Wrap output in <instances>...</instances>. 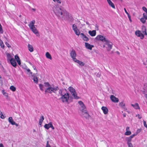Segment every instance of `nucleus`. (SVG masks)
Segmentation results:
<instances>
[{"label": "nucleus", "instance_id": "13d9d810", "mask_svg": "<svg viewBox=\"0 0 147 147\" xmlns=\"http://www.w3.org/2000/svg\"><path fill=\"white\" fill-rule=\"evenodd\" d=\"M128 18L129 19V21H130V22H131V16H130L129 15H128Z\"/></svg>", "mask_w": 147, "mask_h": 147}, {"label": "nucleus", "instance_id": "864d4df0", "mask_svg": "<svg viewBox=\"0 0 147 147\" xmlns=\"http://www.w3.org/2000/svg\"><path fill=\"white\" fill-rule=\"evenodd\" d=\"M5 45L7 46L8 47H10L11 46L8 44V43L7 42H5Z\"/></svg>", "mask_w": 147, "mask_h": 147}, {"label": "nucleus", "instance_id": "412c9836", "mask_svg": "<svg viewBox=\"0 0 147 147\" xmlns=\"http://www.w3.org/2000/svg\"><path fill=\"white\" fill-rule=\"evenodd\" d=\"M107 1L110 6H111L112 8H115V6L114 4L112 2L111 0H107Z\"/></svg>", "mask_w": 147, "mask_h": 147}, {"label": "nucleus", "instance_id": "49530a36", "mask_svg": "<svg viewBox=\"0 0 147 147\" xmlns=\"http://www.w3.org/2000/svg\"><path fill=\"white\" fill-rule=\"evenodd\" d=\"M15 59L17 61V60L20 59L19 56L18 55H16L15 56Z\"/></svg>", "mask_w": 147, "mask_h": 147}, {"label": "nucleus", "instance_id": "473e14b6", "mask_svg": "<svg viewBox=\"0 0 147 147\" xmlns=\"http://www.w3.org/2000/svg\"><path fill=\"white\" fill-rule=\"evenodd\" d=\"M10 89L13 92L15 91L16 90V88L13 86H12L10 87Z\"/></svg>", "mask_w": 147, "mask_h": 147}, {"label": "nucleus", "instance_id": "58836bf2", "mask_svg": "<svg viewBox=\"0 0 147 147\" xmlns=\"http://www.w3.org/2000/svg\"><path fill=\"white\" fill-rule=\"evenodd\" d=\"M144 30L142 31V32L143 34H144L145 35H147V33L146 32V29L145 27H144Z\"/></svg>", "mask_w": 147, "mask_h": 147}, {"label": "nucleus", "instance_id": "a19ab883", "mask_svg": "<svg viewBox=\"0 0 147 147\" xmlns=\"http://www.w3.org/2000/svg\"><path fill=\"white\" fill-rule=\"evenodd\" d=\"M63 90H62L60 89L59 90V94H60L61 96L63 95L65 93H63Z\"/></svg>", "mask_w": 147, "mask_h": 147}, {"label": "nucleus", "instance_id": "5701e85b", "mask_svg": "<svg viewBox=\"0 0 147 147\" xmlns=\"http://www.w3.org/2000/svg\"><path fill=\"white\" fill-rule=\"evenodd\" d=\"M131 105L135 109H140L139 105L138 103H136L134 105L132 104Z\"/></svg>", "mask_w": 147, "mask_h": 147}, {"label": "nucleus", "instance_id": "9d476101", "mask_svg": "<svg viewBox=\"0 0 147 147\" xmlns=\"http://www.w3.org/2000/svg\"><path fill=\"white\" fill-rule=\"evenodd\" d=\"M8 62L10 63L11 65L14 67H15L17 65L16 62L14 58H13Z\"/></svg>", "mask_w": 147, "mask_h": 147}, {"label": "nucleus", "instance_id": "de8ad7c7", "mask_svg": "<svg viewBox=\"0 0 147 147\" xmlns=\"http://www.w3.org/2000/svg\"><path fill=\"white\" fill-rule=\"evenodd\" d=\"M3 30L2 26H0V34H3Z\"/></svg>", "mask_w": 147, "mask_h": 147}, {"label": "nucleus", "instance_id": "c85d7f7f", "mask_svg": "<svg viewBox=\"0 0 147 147\" xmlns=\"http://www.w3.org/2000/svg\"><path fill=\"white\" fill-rule=\"evenodd\" d=\"M125 140L127 142V144H128L131 143L132 139L130 137H128L126 138Z\"/></svg>", "mask_w": 147, "mask_h": 147}, {"label": "nucleus", "instance_id": "4d7b16f0", "mask_svg": "<svg viewBox=\"0 0 147 147\" xmlns=\"http://www.w3.org/2000/svg\"><path fill=\"white\" fill-rule=\"evenodd\" d=\"M17 61L18 64L19 65H20L21 63L20 60L19 59V60H17Z\"/></svg>", "mask_w": 147, "mask_h": 147}, {"label": "nucleus", "instance_id": "79ce46f5", "mask_svg": "<svg viewBox=\"0 0 147 147\" xmlns=\"http://www.w3.org/2000/svg\"><path fill=\"white\" fill-rule=\"evenodd\" d=\"M73 30H75L77 29L76 26L75 24H73L72 25Z\"/></svg>", "mask_w": 147, "mask_h": 147}, {"label": "nucleus", "instance_id": "ea45409f", "mask_svg": "<svg viewBox=\"0 0 147 147\" xmlns=\"http://www.w3.org/2000/svg\"><path fill=\"white\" fill-rule=\"evenodd\" d=\"M0 117L2 119H4L5 117L2 114L1 112L0 113Z\"/></svg>", "mask_w": 147, "mask_h": 147}, {"label": "nucleus", "instance_id": "0e129e2a", "mask_svg": "<svg viewBox=\"0 0 147 147\" xmlns=\"http://www.w3.org/2000/svg\"><path fill=\"white\" fill-rule=\"evenodd\" d=\"M14 123L13 124V125H15L17 126H18V124L16 123L15 122H14Z\"/></svg>", "mask_w": 147, "mask_h": 147}, {"label": "nucleus", "instance_id": "8fccbe9b", "mask_svg": "<svg viewBox=\"0 0 147 147\" xmlns=\"http://www.w3.org/2000/svg\"><path fill=\"white\" fill-rule=\"evenodd\" d=\"M78 103L80 105V106L84 104L81 101H79L78 102Z\"/></svg>", "mask_w": 147, "mask_h": 147}, {"label": "nucleus", "instance_id": "603ef678", "mask_svg": "<svg viewBox=\"0 0 147 147\" xmlns=\"http://www.w3.org/2000/svg\"><path fill=\"white\" fill-rule=\"evenodd\" d=\"M137 135V134H133V135H131L129 137H130V138L132 139V138H133L134 136H135L136 135Z\"/></svg>", "mask_w": 147, "mask_h": 147}, {"label": "nucleus", "instance_id": "0eeeda50", "mask_svg": "<svg viewBox=\"0 0 147 147\" xmlns=\"http://www.w3.org/2000/svg\"><path fill=\"white\" fill-rule=\"evenodd\" d=\"M110 99L111 101L114 102L116 103L119 102L118 98L116 97L113 95H111L110 96Z\"/></svg>", "mask_w": 147, "mask_h": 147}, {"label": "nucleus", "instance_id": "2f4dec72", "mask_svg": "<svg viewBox=\"0 0 147 147\" xmlns=\"http://www.w3.org/2000/svg\"><path fill=\"white\" fill-rule=\"evenodd\" d=\"M74 31L76 35H79V34H80V32L79 30L78 29H76Z\"/></svg>", "mask_w": 147, "mask_h": 147}, {"label": "nucleus", "instance_id": "bf43d9fd", "mask_svg": "<svg viewBox=\"0 0 147 147\" xmlns=\"http://www.w3.org/2000/svg\"><path fill=\"white\" fill-rule=\"evenodd\" d=\"M124 11L125 12V13L127 14L128 15H129V14L128 13V12L127 11V10H126L125 8H124Z\"/></svg>", "mask_w": 147, "mask_h": 147}, {"label": "nucleus", "instance_id": "4be33fe9", "mask_svg": "<svg viewBox=\"0 0 147 147\" xmlns=\"http://www.w3.org/2000/svg\"><path fill=\"white\" fill-rule=\"evenodd\" d=\"M44 119V117L42 115H41L40 118L39 119V124L40 125H41L42 123V122Z\"/></svg>", "mask_w": 147, "mask_h": 147}, {"label": "nucleus", "instance_id": "1a4fd4ad", "mask_svg": "<svg viewBox=\"0 0 147 147\" xmlns=\"http://www.w3.org/2000/svg\"><path fill=\"white\" fill-rule=\"evenodd\" d=\"M82 38L85 41H88L89 40L88 38L84 34L81 33L80 34Z\"/></svg>", "mask_w": 147, "mask_h": 147}, {"label": "nucleus", "instance_id": "c03bdc74", "mask_svg": "<svg viewBox=\"0 0 147 147\" xmlns=\"http://www.w3.org/2000/svg\"><path fill=\"white\" fill-rule=\"evenodd\" d=\"M143 18H144L146 19H147V14L144 13L143 14Z\"/></svg>", "mask_w": 147, "mask_h": 147}, {"label": "nucleus", "instance_id": "f257e3e1", "mask_svg": "<svg viewBox=\"0 0 147 147\" xmlns=\"http://www.w3.org/2000/svg\"><path fill=\"white\" fill-rule=\"evenodd\" d=\"M95 39L105 42V46L108 51H109L112 49V43L107 39L105 38V37L102 36L101 35H98L95 38Z\"/></svg>", "mask_w": 147, "mask_h": 147}, {"label": "nucleus", "instance_id": "e2e57ef3", "mask_svg": "<svg viewBox=\"0 0 147 147\" xmlns=\"http://www.w3.org/2000/svg\"><path fill=\"white\" fill-rule=\"evenodd\" d=\"M56 1H57V3H59V4H60L61 3V0H56Z\"/></svg>", "mask_w": 147, "mask_h": 147}, {"label": "nucleus", "instance_id": "a18cd8bd", "mask_svg": "<svg viewBox=\"0 0 147 147\" xmlns=\"http://www.w3.org/2000/svg\"><path fill=\"white\" fill-rule=\"evenodd\" d=\"M144 91L147 92V85H144Z\"/></svg>", "mask_w": 147, "mask_h": 147}, {"label": "nucleus", "instance_id": "680f3d73", "mask_svg": "<svg viewBox=\"0 0 147 147\" xmlns=\"http://www.w3.org/2000/svg\"><path fill=\"white\" fill-rule=\"evenodd\" d=\"M27 71L28 72H30V74H32V72H30V70L29 69H27Z\"/></svg>", "mask_w": 147, "mask_h": 147}, {"label": "nucleus", "instance_id": "6e6d98bb", "mask_svg": "<svg viewBox=\"0 0 147 147\" xmlns=\"http://www.w3.org/2000/svg\"><path fill=\"white\" fill-rule=\"evenodd\" d=\"M142 9L145 12L147 10V9L145 7H143Z\"/></svg>", "mask_w": 147, "mask_h": 147}, {"label": "nucleus", "instance_id": "72a5a7b5", "mask_svg": "<svg viewBox=\"0 0 147 147\" xmlns=\"http://www.w3.org/2000/svg\"><path fill=\"white\" fill-rule=\"evenodd\" d=\"M44 86L47 88L51 86V85L48 82H45Z\"/></svg>", "mask_w": 147, "mask_h": 147}, {"label": "nucleus", "instance_id": "f03ea898", "mask_svg": "<svg viewBox=\"0 0 147 147\" xmlns=\"http://www.w3.org/2000/svg\"><path fill=\"white\" fill-rule=\"evenodd\" d=\"M65 11L63 8L61 7H58L57 5L55 6L53 8V11L55 13L58 19L61 20Z\"/></svg>", "mask_w": 147, "mask_h": 147}, {"label": "nucleus", "instance_id": "9b49d317", "mask_svg": "<svg viewBox=\"0 0 147 147\" xmlns=\"http://www.w3.org/2000/svg\"><path fill=\"white\" fill-rule=\"evenodd\" d=\"M85 45L86 47L90 50H91L92 48L94 47V46L93 45H91L90 44L87 42H85Z\"/></svg>", "mask_w": 147, "mask_h": 147}, {"label": "nucleus", "instance_id": "20e7f679", "mask_svg": "<svg viewBox=\"0 0 147 147\" xmlns=\"http://www.w3.org/2000/svg\"><path fill=\"white\" fill-rule=\"evenodd\" d=\"M62 20H68L69 21H72L73 20V18L70 14L66 10L64 13L63 16L61 19Z\"/></svg>", "mask_w": 147, "mask_h": 147}, {"label": "nucleus", "instance_id": "3c124183", "mask_svg": "<svg viewBox=\"0 0 147 147\" xmlns=\"http://www.w3.org/2000/svg\"><path fill=\"white\" fill-rule=\"evenodd\" d=\"M3 84V82L1 80V77L0 76V86H1Z\"/></svg>", "mask_w": 147, "mask_h": 147}, {"label": "nucleus", "instance_id": "7ed1b4c3", "mask_svg": "<svg viewBox=\"0 0 147 147\" xmlns=\"http://www.w3.org/2000/svg\"><path fill=\"white\" fill-rule=\"evenodd\" d=\"M73 99V98L71 96H70L69 93L67 92L65 93L60 98L61 99L63 102H67L69 100H71Z\"/></svg>", "mask_w": 147, "mask_h": 147}, {"label": "nucleus", "instance_id": "e433bc0d", "mask_svg": "<svg viewBox=\"0 0 147 147\" xmlns=\"http://www.w3.org/2000/svg\"><path fill=\"white\" fill-rule=\"evenodd\" d=\"M125 104H124L123 102H122L119 103V105L122 108H123L125 106Z\"/></svg>", "mask_w": 147, "mask_h": 147}, {"label": "nucleus", "instance_id": "423d86ee", "mask_svg": "<svg viewBox=\"0 0 147 147\" xmlns=\"http://www.w3.org/2000/svg\"><path fill=\"white\" fill-rule=\"evenodd\" d=\"M70 56L72 58L73 61L76 59V54L74 50L72 49L70 52Z\"/></svg>", "mask_w": 147, "mask_h": 147}, {"label": "nucleus", "instance_id": "c756f323", "mask_svg": "<svg viewBox=\"0 0 147 147\" xmlns=\"http://www.w3.org/2000/svg\"><path fill=\"white\" fill-rule=\"evenodd\" d=\"M39 87L40 88V90L42 91H43L44 90L43 89L44 88L45 89V87L44 86V85H42L41 84H39Z\"/></svg>", "mask_w": 147, "mask_h": 147}, {"label": "nucleus", "instance_id": "774afa93", "mask_svg": "<svg viewBox=\"0 0 147 147\" xmlns=\"http://www.w3.org/2000/svg\"><path fill=\"white\" fill-rule=\"evenodd\" d=\"M0 147H4L3 144H2L1 143L0 144Z\"/></svg>", "mask_w": 147, "mask_h": 147}, {"label": "nucleus", "instance_id": "37998d69", "mask_svg": "<svg viewBox=\"0 0 147 147\" xmlns=\"http://www.w3.org/2000/svg\"><path fill=\"white\" fill-rule=\"evenodd\" d=\"M33 80L35 83H37L38 82V79L36 77H34Z\"/></svg>", "mask_w": 147, "mask_h": 147}, {"label": "nucleus", "instance_id": "393cba45", "mask_svg": "<svg viewBox=\"0 0 147 147\" xmlns=\"http://www.w3.org/2000/svg\"><path fill=\"white\" fill-rule=\"evenodd\" d=\"M28 47L29 50L30 52L33 51L34 49L32 45L30 44H28Z\"/></svg>", "mask_w": 147, "mask_h": 147}, {"label": "nucleus", "instance_id": "4c0bfd02", "mask_svg": "<svg viewBox=\"0 0 147 147\" xmlns=\"http://www.w3.org/2000/svg\"><path fill=\"white\" fill-rule=\"evenodd\" d=\"M146 20V19H145L143 17L140 19L142 23L143 24H144L145 23Z\"/></svg>", "mask_w": 147, "mask_h": 147}, {"label": "nucleus", "instance_id": "f704fd0d", "mask_svg": "<svg viewBox=\"0 0 147 147\" xmlns=\"http://www.w3.org/2000/svg\"><path fill=\"white\" fill-rule=\"evenodd\" d=\"M131 134V132L130 131H126L125 133V135L127 136Z\"/></svg>", "mask_w": 147, "mask_h": 147}, {"label": "nucleus", "instance_id": "cd10ccee", "mask_svg": "<svg viewBox=\"0 0 147 147\" xmlns=\"http://www.w3.org/2000/svg\"><path fill=\"white\" fill-rule=\"evenodd\" d=\"M85 109L86 107L84 104L81 106L80 109L82 111V112H84V110H86Z\"/></svg>", "mask_w": 147, "mask_h": 147}, {"label": "nucleus", "instance_id": "f8f14e48", "mask_svg": "<svg viewBox=\"0 0 147 147\" xmlns=\"http://www.w3.org/2000/svg\"><path fill=\"white\" fill-rule=\"evenodd\" d=\"M35 20H33L30 22V23L28 25L30 29H32V28L35 27L34 26V24H35Z\"/></svg>", "mask_w": 147, "mask_h": 147}, {"label": "nucleus", "instance_id": "4468645a", "mask_svg": "<svg viewBox=\"0 0 147 147\" xmlns=\"http://www.w3.org/2000/svg\"><path fill=\"white\" fill-rule=\"evenodd\" d=\"M32 32L35 34L37 36H38V33L37 30L36 29L35 27H33L32 29H30Z\"/></svg>", "mask_w": 147, "mask_h": 147}, {"label": "nucleus", "instance_id": "a878e982", "mask_svg": "<svg viewBox=\"0 0 147 147\" xmlns=\"http://www.w3.org/2000/svg\"><path fill=\"white\" fill-rule=\"evenodd\" d=\"M8 121L9 123L12 125L14 123V121H13V119L11 117H10L8 118Z\"/></svg>", "mask_w": 147, "mask_h": 147}, {"label": "nucleus", "instance_id": "b1692460", "mask_svg": "<svg viewBox=\"0 0 147 147\" xmlns=\"http://www.w3.org/2000/svg\"><path fill=\"white\" fill-rule=\"evenodd\" d=\"M69 90L71 94L76 92L75 90L72 87H69Z\"/></svg>", "mask_w": 147, "mask_h": 147}, {"label": "nucleus", "instance_id": "2eb2a0df", "mask_svg": "<svg viewBox=\"0 0 147 147\" xmlns=\"http://www.w3.org/2000/svg\"><path fill=\"white\" fill-rule=\"evenodd\" d=\"M88 33L90 36H94L96 34V31L95 30H93L92 31L90 30L88 32Z\"/></svg>", "mask_w": 147, "mask_h": 147}, {"label": "nucleus", "instance_id": "7c9ffc66", "mask_svg": "<svg viewBox=\"0 0 147 147\" xmlns=\"http://www.w3.org/2000/svg\"><path fill=\"white\" fill-rule=\"evenodd\" d=\"M2 92L3 94L5 96L7 97H7H8V94L6 92H5L4 90H2Z\"/></svg>", "mask_w": 147, "mask_h": 147}, {"label": "nucleus", "instance_id": "aec40b11", "mask_svg": "<svg viewBox=\"0 0 147 147\" xmlns=\"http://www.w3.org/2000/svg\"><path fill=\"white\" fill-rule=\"evenodd\" d=\"M74 62L78 63V64H79L80 65L83 66L84 65V63L82 62V61H80L78 60H77L76 59V60H74Z\"/></svg>", "mask_w": 147, "mask_h": 147}, {"label": "nucleus", "instance_id": "052dcab7", "mask_svg": "<svg viewBox=\"0 0 147 147\" xmlns=\"http://www.w3.org/2000/svg\"><path fill=\"white\" fill-rule=\"evenodd\" d=\"M138 117V118L139 119H140L142 117L141 116H140V115L139 114L136 115V117Z\"/></svg>", "mask_w": 147, "mask_h": 147}, {"label": "nucleus", "instance_id": "6e6552de", "mask_svg": "<svg viewBox=\"0 0 147 147\" xmlns=\"http://www.w3.org/2000/svg\"><path fill=\"white\" fill-rule=\"evenodd\" d=\"M135 34L136 36H141L142 37V38H141L142 39L144 37V35L142 33H141L138 30L136 31L135 32Z\"/></svg>", "mask_w": 147, "mask_h": 147}, {"label": "nucleus", "instance_id": "bb28decb", "mask_svg": "<svg viewBox=\"0 0 147 147\" xmlns=\"http://www.w3.org/2000/svg\"><path fill=\"white\" fill-rule=\"evenodd\" d=\"M46 56L47 58L51 60L52 58L51 57V55L49 52H47L46 53Z\"/></svg>", "mask_w": 147, "mask_h": 147}, {"label": "nucleus", "instance_id": "69168bd1", "mask_svg": "<svg viewBox=\"0 0 147 147\" xmlns=\"http://www.w3.org/2000/svg\"><path fill=\"white\" fill-rule=\"evenodd\" d=\"M129 128L128 127H127L126 128V131H129Z\"/></svg>", "mask_w": 147, "mask_h": 147}, {"label": "nucleus", "instance_id": "338daca9", "mask_svg": "<svg viewBox=\"0 0 147 147\" xmlns=\"http://www.w3.org/2000/svg\"><path fill=\"white\" fill-rule=\"evenodd\" d=\"M51 127V128L52 129H55L52 123Z\"/></svg>", "mask_w": 147, "mask_h": 147}, {"label": "nucleus", "instance_id": "6ab92c4d", "mask_svg": "<svg viewBox=\"0 0 147 147\" xmlns=\"http://www.w3.org/2000/svg\"><path fill=\"white\" fill-rule=\"evenodd\" d=\"M52 123V122H50L48 124H45L44 126L45 128L47 129H49V128L51 127Z\"/></svg>", "mask_w": 147, "mask_h": 147}, {"label": "nucleus", "instance_id": "5fc2aeb1", "mask_svg": "<svg viewBox=\"0 0 147 147\" xmlns=\"http://www.w3.org/2000/svg\"><path fill=\"white\" fill-rule=\"evenodd\" d=\"M46 147H51L50 145L49 144V142L47 141Z\"/></svg>", "mask_w": 147, "mask_h": 147}, {"label": "nucleus", "instance_id": "ddd939ff", "mask_svg": "<svg viewBox=\"0 0 147 147\" xmlns=\"http://www.w3.org/2000/svg\"><path fill=\"white\" fill-rule=\"evenodd\" d=\"M101 109L105 114H106L107 113L108 110L107 107L104 106L102 107Z\"/></svg>", "mask_w": 147, "mask_h": 147}, {"label": "nucleus", "instance_id": "a211bd4d", "mask_svg": "<svg viewBox=\"0 0 147 147\" xmlns=\"http://www.w3.org/2000/svg\"><path fill=\"white\" fill-rule=\"evenodd\" d=\"M6 55L7 56V62H8L12 59L13 58H11V55L9 53H7Z\"/></svg>", "mask_w": 147, "mask_h": 147}, {"label": "nucleus", "instance_id": "09e8293b", "mask_svg": "<svg viewBox=\"0 0 147 147\" xmlns=\"http://www.w3.org/2000/svg\"><path fill=\"white\" fill-rule=\"evenodd\" d=\"M128 146V147H133L132 144L131 143H129L127 144Z\"/></svg>", "mask_w": 147, "mask_h": 147}, {"label": "nucleus", "instance_id": "c9c22d12", "mask_svg": "<svg viewBox=\"0 0 147 147\" xmlns=\"http://www.w3.org/2000/svg\"><path fill=\"white\" fill-rule=\"evenodd\" d=\"M0 45L1 47L3 49H4V45L2 40L0 41Z\"/></svg>", "mask_w": 147, "mask_h": 147}, {"label": "nucleus", "instance_id": "f3484780", "mask_svg": "<svg viewBox=\"0 0 147 147\" xmlns=\"http://www.w3.org/2000/svg\"><path fill=\"white\" fill-rule=\"evenodd\" d=\"M71 95L73 96L74 98L77 99L80 98V97L77 96V93L76 92H75L71 94Z\"/></svg>", "mask_w": 147, "mask_h": 147}, {"label": "nucleus", "instance_id": "dca6fc26", "mask_svg": "<svg viewBox=\"0 0 147 147\" xmlns=\"http://www.w3.org/2000/svg\"><path fill=\"white\" fill-rule=\"evenodd\" d=\"M84 114H82V115L83 116L85 117L86 119L90 117V115L87 113V112L86 110H84Z\"/></svg>", "mask_w": 147, "mask_h": 147}, {"label": "nucleus", "instance_id": "39448f33", "mask_svg": "<svg viewBox=\"0 0 147 147\" xmlns=\"http://www.w3.org/2000/svg\"><path fill=\"white\" fill-rule=\"evenodd\" d=\"M59 90V88L57 86L52 87L50 86L46 89L45 92V93L47 92L51 94L52 92L55 93L56 91Z\"/></svg>", "mask_w": 147, "mask_h": 147}]
</instances>
